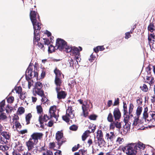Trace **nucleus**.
Listing matches in <instances>:
<instances>
[{
  "label": "nucleus",
  "mask_w": 155,
  "mask_h": 155,
  "mask_svg": "<svg viewBox=\"0 0 155 155\" xmlns=\"http://www.w3.org/2000/svg\"><path fill=\"white\" fill-rule=\"evenodd\" d=\"M27 130L26 129L22 130L20 131V133L21 134H25L27 132Z\"/></svg>",
  "instance_id": "nucleus-62"
},
{
  "label": "nucleus",
  "mask_w": 155,
  "mask_h": 155,
  "mask_svg": "<svg viewBox=\"0 0 155 155\" xmlns=\"http://www.w3.org/2000/svg\"><path fill=\"white\" fill-rule=\"evenodd\" d=\"M54 51V47L51 45L48 47V51L49 53H52Z\"/></svg>",
  "instance_id": "nucleus-41"
},
{
  "label": "nucleus",
  "mask_w": 155,
  "mask_h": 155,
  "mask_svg": "<svg viewBox=\"0 0 155 155\" xmlns=\"http://www.w3.org/2000/svg\"><path fill=\"white\" fill-rule=\"evenodd\" d=\"M30 18L33 25L34 33L35 35L39 33L41 28V25L38 15H37L35 11H31L30 13Z\"/></svg>",
  "instance_id": "nucleus-1"
},
{
  "label": "nucleus",
  "mask_w": 155,
  "mask_h": 155,
  "mask_svg": "<svg viewBox=\"0 0 155 155\" xmlns=\"http://www.w3.org/2000/svg\"><path fill=\"white\" fill-rule=\"evenodd\" d=\"M124 141L123 138L118 137L116 140V143L117 144H122Z\"/></svg>",
  "instance_id": "nucleus-37"
},
{
  "label": "nucleus",
  "mask_w": 155,
  "mask_h": 155,
  "mask_svg": "<svg viewBox=\"0 0 155 155\" xmlns=\"http://www.w3.org/2000/svg\"><path fill=\"white\" fill-rule=\"evenodd\" d=\"M43 134L40 133H34L31 136L29 139L35 142V143H37L38 142V140L41 139L42 137Z\"/></svg>",
  "instance_id": "nucleus-11"
},
{
  "label": "nucleus",
  "mask_w": 155,
  "mask_h": 155,
  "mask_svg": "<svg viewBox=\"0 0 155 155\" xmlns=\"http://www.w3.org/2000/svg\"><path fill=\"white\" fill-rule=\"evenodd\" d=\"M25 75L26 79L27 80L31 79L33 78H36L37 79L38 73L35 71H33L32 69L29 67L26 71Z\"/></svg>",
  "instance_id": "nucleus-7"
},
{
  "label": "nucleus",
  "mask_w": 155,
  "mask_h": 155,
  "mask_svg": "<svg viewBox=\"0 0 155 155\" xmlns=\"http://www.w3.org/2000/svg\"><path fill=\"white\" fill-rule=\"evenodd\" d=\"M61 152L59 150H58L55 153V155H61Z\"/></svg>",
  "instance_id": "nucleus-64"
},
{
  "label": "nucleus",
  "mask_w": 155,
  "mask_h": 155,
  "mask_svg": "<svg viewBox=\"0 0 155 155\" xmlns=\"http://www.w3.org/2000/svg\"><path fill=\"white\" fill-rule=\"evenodd\" d=\"M114 125L115 127L117 128L120 129L121 128V123L120 122H119L118 121L115 120L114 121Z\"/></svg>",
  "instance_id": "nucleus-34"
},
{
  "label": "nucleus",
  "mask_w": 155,
  "mask_h": 155,
  "mask_svg": "<svg viewBox=\"0 0 155 155\" xmlns=\"http://www.w3.org/2000/svg\"><path fill=\"white\" fill-rule=\"evenodd\" d=\"M97 138L98 140V142L102 143L104 141L103 139V134L101 130H98L97 132Z\"/></svg>",
  "instance_id": "nucleus-19"
},
{
  "label": "nucleus",
  "mask_w": 155,
  "mask_h": 155,
  "mask_svg": "<svg viewBox=\"0 0 155 155\" xmlns=\"http://www.w3.org/2000/svg\"><path fill=\"white\" fill-rule=\"evenodd\" d=\"M129 119V117L127 116V115H126V117L124 118V120L125 124L123 126L122 129L123 130V134H127L130 129L131 123L130 122L128 121Z\"/></svg>",
  "instance_id": "nucleus-9"
},
{
  "label": "nucleus",
  "mask_w": 155,
  "mask_h": 155,
  "mask_svg": "<svg viewBox=\"0 0 155 155\" xmlns=\"http://www.w3.org/2000/svg\"><path fill=\"white\" fill-rule=\"evenodd\" d=\"M19 119V117L17 115H14L13 118H12V120L13 121L12 122V123L15 122L16 121H18V120Z\"/></svg>",
  "instance_id": "nucleus-47"
},
{
  "label": "nucleus",
  "mask_w": 155,
  "mask_h": 155,
  "mask_svg": "<svg viewBox=\"0 0 155 155\" xmlns=\"http://www.w3.org/2000/svg\"><path fill=\"white\" fill-rule=\"evenodd\" d=\"M38 34H37L36 35H35L34 34V43L35 45H38L40 48L42 49L43 48L44 45L42 43L38 42L40 39Z\"/></svg>",
  "instance_id": "nucleus-15"
},
{
  "label": "nucleus",
  "mask_w": 155,
  "mask_h": 155,
  "mask_svg": "<svg viewBox=\"0 0 155 155\" xmlns=\"http://www.w3.org/2000/svg\"><path fill=\"white\" fill-rule=\"evenodd\" d=\"M89 108V104L87 105H86L85 107H82V109L83 110V113L84 116L86 117L88 116V110Z\"/></svg>",
  "instance_id": "nucleus-21"
},
{
  "label": "nucleus",
  "mask_w": 155,
  "mask_h": 155,
  "mask_svg": "<svg viewBox=\"0 0 155 155\" xmlns=\"http://www.w3.org/2000/svg\"><path fill=\"white\" fill-rule=\"evenodd\" d=\"M49 112L51 117H54L56 119H57L58 116V110L56 109L55 106L51 107L49 110Z\"/></svg>",
  "instance_id": "nucleus-10"
},
{
  "label": "nucleus",
  "mask_w": 155,
  "mask_h": 155,
  "mask_svg": "<svg viewBox=\"0 0 155 155\" xmlns=\"http://www.w3.org/2000/svg\"><path fill=\"white\" fill-rule=\"evenodd\" d=\"M70 129L73 131L76 130L78 129V127L76 125H73L70 127Z\"/></svg>",
  "instance_id": "nucleus-45"
},
{
  "label": "nucleus",
  "mask_w": 155,
  "mask_h": 155,
  "mask_svg": "<svg viewBox=\"0 0 155 155\" xmlns=\"http://www.w3.org/2000/svg\"><path fill=\"white\" fill-rule=\"evenodd\" d=\"M123 108H124V118L126 117V115L127 116V104L125 103H123Z\"/></svg>",
  "instance_id": "nucleus-29"
},
{
  "label": "nucleus",
  "mask_w": 155,
  "mask_h": 155,
  "mask_svg": "<svg viewBox=\"0 0 155 155\" xmlns=\"http://www.w3.org/2000/svg\"><path fill=\"white\" fill-rule=\"evenodd\" d=\"M36 109L38 113H41L42 111V108L41 105L37 106Z\"/></svg>",
  "instance_id": "nucleus-44"
},
{
  "label": "nucleus",
  "mask_w": 155,
  "mask_h": 155,
  "mask_svg": "<svg viewBox=\"0 0 155 155\" xmlns=\"http://www.w3.org/2000/svg\"><path fill=\"white\" fill-rule=\"evenodd\" d=\"M53 124V122L51 120L50 121L48 124V126L49 127H51L52 126Z\"/></svg>",
  "instance_id": "nucleus-63"
},
{
  "label": "nucleus",
  "mask_w": 155,
  "mask_h": 155,
  "mask_svg": "<svg viewBox=\"0 0 155 155\" xmlns=\"http://www.w3.org/2000/svg\"><path fill=\"white\" fill-rule=\"evenodd\" d=\"M54 72L56 75V77H58L61 75V71L57 69H56L54 70Z\"/></svg>",
  "instance_id": "nucleus-42"
},
{
  "label": "nucleus",
  "mask_w": 155,
  "mask_h": 155,
  "mask_svg": "<svg viewBox=\"0 0 155 155\" xmlns=\"http://www.w3.org/2000/svg\"><path fill=\"white\" fill-rule=\"evenodd\" d=\"M33 82L31 81H28V87L29 89H30L31 87L33 85Z\"/></svg>",
  "instance_id": "nucleus-53"
},
{
  "label": "nucleus",
  "mask_w": 155,
  "mask_h": 155,
  "mask_svg": "<svg viewBox=\"0 0 155 155\" xmlns=\"http://www.w3.org/2000/svg\"><path fill=\"white\" fill-rule=\"evenodd\" d=\"M11 135L8 132L3 131L0 135V143L2 144L6 143L7 140L10 138Z\"/></svg>",
  "instance_id": "nucleus-5"
},
{
  "label": "nucleus",
  "mask_w": 155,
  "mask_h": 155,
  "mask_svg": "<svg viewBox=\"0 0 155 155\" xmlns=\"http://www.w3.org/2000/svg\"><path fill=\"white\" fill-rule=\"evenodd\" d=\"M143 117L144 118V119H146L147 118H148L149 116L148 115L147 113H143Z\"/></svg>",
  "instance_id": "nucleus-61"
},
{
  "label": "nucleus",
  "mask_w": 155,
  "mask_h": 155,
  "mask_svg": "<svg viewBox=\"0 0 155 155\" xmlns=\"http://www.w3.org/2000/svg\"><path fill=\"white\" fill-rule=\"evenodd\" d=\"M7 100L8 103H12L14 101V97L13 96H10L7 98Z\"/></svg>",
  "instance_id": "nucleus-39"
},
{
  "label": "nucleus",
  "mask_w": 155,
  "mask_h": 155,
  "mask_svg": "<svg viewBox=\"0 0 155 155\" xmlns=\"http://www.w3.org/2000/svg\"><path fill=\"white\" fill-rule=\"evenodd\" d=\"M44 42L45 45H48L50 44L49 41L48 39L43 38Z\"/></svg>",
  "instance_id": "nucleus-55"
},
{
  "label": "nucleus",
  "mask_w": 155,
  "mask_h": 155,
  "mask_svg": "<svg viewBox=\"0 0 155 155\" xmlns=\"http://www.w3.org/2000/svg\"><path fill=\"white\" fill-rule=\"evenodd\" d=\"M142 110V107L141 106H138L136 110V117H139L140 115L141 114Z\"/></svg>",
  "instance_id": "nucleus-28"
},
{
  "label": "nucleus",
  "mask_w": 155,
  "mask_h": 155,
  "mask_svg": "<svg viewBox=\"0 0 155 155\" xmlns=\"http://www.w3.org/2000/svg\"><path fill=\"white\" fill-rule=\"evenodd\" d=\"M15 92L18 94H21L22 91L21 88L20 86H18L15 87L14 90Z\"/></svg>",
  "instance_id": "nucleus-36"
},
{
  "label": "nucleus",
  "mask_w": 155,
  "mask_h": 155,
  "mask_svg": "<svg viewBox=\"0 0 155 155\" xmlns=\"http://www.w3.org/2000/svg\"><path fill=\"white\" fill-rule=\"evenodd\" d=\"M32 117V115L30 113L28 114L26 116V121L27 124L30 123V119Z\"/></svg>",
  "instance_id": "nucleus-31"
},
{
  "label": "nucleus",
  "mask_w": 155,
  "mask_h": 155,
  "mask_svg": "<svg viewBox=\"0 0 155 155\" xmlns=\"http://www.w3.org/2000/svg\"><path fill=\"white\" fill-rule=\"evenodd\" d=\"M113 115L115 120L119 119L121 117V114L118 108H115L113 111Z\"/></svg>",
  "instance_id": "nucleus-17"
},
{
  "label": "nucleus",
  "mask_w": 155,
  "mask_h": 155,
  "mask_svg": "<svg viewBox=\"0 0 155 155\" xmlns=\"http://www.w3.org/2000/svg\"><path fill=\"white\" fill-rule=\"evenodd\" d=\"M74 116V110L71 107H69L66 110L65 115L62 116L63 119L66 122H69L70 119L73 118Z\"/></svg>",
  "instance_id": "nucleus-3"
},
{
  "label": "nucleus",
  "mask_w": 155,
  "mask_h": 155,
  "mask_svg": "<svg viewBox=\"0 0 155 155\" xmlns=\"http://www.w3.org/2000/svg\"><path fill=\"white\" fill-rule=\"evenodd\" d=\"M49 119V117L47 114H44L40 116L39 117V121L41 124V127L42 128L44 127V122H46Z\"/></svg>",
  "instance_id": "nucleus-14"
},
{
  "label": "nucleus",
  "mask_w": 155,
  "mask_h": 155,
  "mask_svg": "<svg viewBox=\"0 0 155 155\" xmlns=\"http://www.w3.org/2000/svg\"><path fill=\"white\" fill-rule=\"evenodd\" d=\"M154 78H152L150 80L147 81V82L150 85H152L154 83Z\"/></svg>",
  "instance_id": "nucleus-52"
},
{
  "label": "nucleus",
  "mask_w": 155,
  "mask_h": 155,
  "mask_svg": "<svg viewBox=\"0 0 155 155\" xmlns=\"http://www.w3.org/2000/svg\"><path fill=\"white\" fill-rule=\"evenodd\" d=\"M136 144L131 143L125 147L123 149V151L127 155H135L137 153Z\"/></svg>",
  "instance_id": "nucleus-2"
},
{
  "label": "nucleus",
  "mask_w": 155,
  "mask_h": 155,
  "mask_svg": "<svg viewBox=\"0 0 155 155\" xmlns=\"http://www.w3.org/2000/svg\"><path fill=\"white\" fill-rule=\"evenodd\" d=\"M26 96V94L25 93L24 94H21L20 95V98L22 100L24 99L25 97Z\"/></svg>",
  "instance_id": "nucleus-60"
},
{
  "label": "nucleus",
  "mask_w": 155,
  "mask_h": 155,
  "mask_svg": "<svg viewBox=\"0 0 155 155\" xmlns=\"http://www.w3.org/2000/svg\"><path fill=\"white\" fill-rule=\"evenodd\" d=\"M8 147L6 145H0V150L2 151H5L6 150H8Z\"/></svg>",
  "instance_id": "nucleus-43"
},
{
  "label": "nucleus",
  "mask_w": 155,
  "mask_h": 155,
  "mask_svg": "<svg viewBox=\"0 0 155 155\" xmlns=\"http://www.w3.org/2000/svg\"><path fill=\"white\" fill-rule=\"evenodd\" d=\"M139 117L136 116L134 118L132 125L134 126H139L140 127L141 125V124L140 121L139 120Z\"/></svg>",
  "instance_id": "nucleus-20"
},
{
  "label": "nucleus",
  "mask_w": 155,
  "mask_h": 155,
  "mask_svg": "<svg viewBox=\"0 0 155 155\" xmlns=\"http://www.w3.org/2000/svg\"><path fill=\"white\" fill-rule=\"evenodd\" d=\"M55 143L54 142L51 143H49V146L50 148H54L55 146Z\"/></svg>",
  "instance_id": "nucleus-57"
},
{
  "label": "nucleus",
  "mask_w": 155,
  "mask_h": 155,
  "mask_svg": "<svg viewBox=\"0 0 155 155\" xmlns=\"http://www.w3.org/2000/svg\"><path fill=\"white\" fill-rule=\"evenodd\" d=\"M69 63L70 67H74V61L72 59L70 60L69 61Z\"/></svg>",
  "instance_id": "nucleus-56"
},
{
  "label": "nucleus",
  "mask_w": 155,
  "mask_h": 155,
  "mask_svg": "<svg viewBox=\"0 0 155 155\" xmlns=\"http://www.w3.org/2000/svg\"><path fill=\"white\" fill-rule=\"evenodd\" d=\"M13 124V127L15 126L16 129L20 128L21 127V125L20 124L18 121L12 123Z\"/></svg>",
  "instance_id": "nucleus-38"
},
{
  "label": "nucleus",
  "mask_w": 155,
  "mask_h": 155,
  "mask_svg": "<svg viewBox=\"0 0 155 155\" xmlns=\"http://www.w3.org/2000/svg\"><path fill=\"white\" fill-rule=\"evenodd\" d=\"M62 81L58 77H55V83L56 85V92L61 90V88L60 87Z\"/></svg>",
  "instance_id": "nucleus-16"
},
{
  "label": "nucleus",
  "mask_w": 155,
  "mask_h": 155,
  "mask_svg": "<svg viewBox=\"0 0 155 155\" xmlns=\"http://www.w3.org/2000/svg\"><path fill=\"white\" fill-rule=\"evenodd\" d=\"M42 84L39 82H37L35 84V87L33 91L42 97L44 95V91L42 89Z\"/></svg>",
  "instance_id": "nucleus-8"
},
{
  "label": "nucleus",
  "mask_w": 155,
  "mask_h": 155,
  "mask_svg": "<svg viewBox=\"0 0 155 155\" xmlns=\"http://www.w3.org/2000/svg\"><path fill=\"white\" fill-rule=\"evenodd\" d=\"M107 120L110 122L113 121V118L112 114L110 113L109 114L107 118Z\"/></svg>",
  "instance_id": "nucleus-40"
},
{
  "label": "nucleus",
  "mask_w": 155,
  "mask_h": 155,
  "mask_svg": "<svg viewBox=\"0 0 155 155\" xmlns=\"http://www.w3.org/2000/svg\"><path fill=\"white\" fill-rule=\"evenodd\" d=\"M141 87V89L144 91H147L148 90L147 86L145 84H143V86Z\"/></svg>",
  "instance_id": "nucleus-46"
},
{
  "label": "nucleus",
  "mask_w": 155,
  "mask_h": 155,
  "mask_svg": "<svg viewBox=\"0 0 155 155\" xmlns=\"http://www.w3.org/2000/svg\"><path fill=\"white\" fill-rule=\"evenodd\" d=\"M46 155H53L52 152L50 150H46Z\"/></svg>",
  "instance_id": "nucleus-58"
},
{
  "label": "nucleus",
  "mask_w": 155,
  "mask_h": 155,
  "mask_svg": "<svg viewBox=\"0 0 155 155\" xmlns=\"http://www.w3.org/2000/svg\"><path fill=\"white\" fill-rule=\"evenodd\" d=\"M58 91L57 93V97L59 99L64 98L66 97V94L64 91Z\"/></svg>",
  "instance_id": "nucleus-22"
},
{
  "label": "nucleus",
  "mask_w": 155,
  "mask_h": 155,
  "mask_svg": "<svg viewBox=\"0 0 155 155\" xmlns=\"http://www.w3.org/2000/svg\"><path fill=\"white\" fill-rule=\"evenodd\" d=\"M13 107L7 105L5 107V110L6 112L8 114L11 113L13 110Z\"/></svg>",
  "instance_id": "nucleus-30"
},
{
  "label": "nucleus",
  "mask_w": 155,
  "mask_h": 155,
  "mask_svg": "<svg viewBox=\"0 0 155 155\" xmlns=\"http://www.w3.org/2000/svg\"><path fill=\"white\" fill-rule=\"evenodd\" d=\"M155 29V28H154L153 24L151 23L149 25L148 28V31L151 32H153Z\"/></svg>",
  "instance_id": "nucleus-35"
},
{
  "label": "nucleus",
  "mask_w": 155,
  "mask_h": 155,
  "mask_svg": "<svg viewBox=\"0 0 155 155\" xmlns=\"http://www.w3.org/2000/svg\"><path fill=\"white\" fill-rule=\"evenodd\" d=\"M90 132L89 130H86L83 134L82 136V140L84 141L88 136Z\"/></svg>",
  "instance_id": "nucleus-27"
},
{
  "label": "nucleus",
  "mask_w": 155,
  "mask_h": 155,
  "mask_svg": "<svg viewBox=\"0 0 155 155\" xmlns=\"http://www.w3.org/2000/svg\"><path fill=\"white\" fill-rule=\"evenodd\" d=\"M67 45V43L63 39L58 38L57 40L56 47L60 50L65 49L64 51L66 50V48L68 47Z\"/></svg>",
  "instance_id": "nucleus-6"
},
{
  "label": "nucleus",
  "mask_w": 155,
  "mask_h": 155,
  "mask_svg": "<svg viewBox=\"0 0 155 155\" xmlns=\"http://www.w3.org/2000/svg\"><path fill=\"white\" fill-rule=\"evenodd\" d=\"M115 137V135L113 132H110L107 133L105 135V138L107 139L108 143L111 144L113 143V141Z\"/></svg>",
  "instance_id": "nucleus-12"
},
{
  "label": "nucleus",
  "mask_w": 155,
  "mask_h": 155,
  "mask_svg": "<svg viewBox=\"0 0 155 155\" xmlns=\"http://www.w3.org/2000/svg\"><path fill=\"white\" fill-rule=\"evenodd\" d=\"M134 144H136V147L137 148V149L139 148V149L143 150L145 148V145L141 142H140Z\"/></svg>",
  "instance_id": "nucleus-24"
},
{
  "label": "nucleus",
  "mask_w": 155,
  "mask_h": 155,
  "mask_svg": "<svg viewBox=\"0 0 155 155\" xmlns=\"http://www.w3.org/2000/svg\"><path fill=\"white\" fill-rule=\"evenodd\" d=\"M12 155H21V154L16 150H14L12 153Z\"/></svg>",
  "instance_id": "nucleus-51"
},
{
  "label": "nucleus",
  "mask_w": 155,
  "mask_h": 155,
  "mask_svg": "<svg viewBox=\"0 0 155 155\" xmlns=\"http://www.w3.org/2000/svg\"><path fill=\"white\" fill-rule=\"evenodd\" d=\"M5 100H3L0 103V112H2L5 110Z\"/></svg>",
  "instance_id": "nucleus-25"
},
{
  "label": "nucleus",
  "mask_w": 155,
  "mask_h": 155,
  "mask_svg": "<svg viewBox=\"0 0 155 155\" xmlns=\"http://www.w3.org/2000/svg\"><path fill=\"white\" fill-rule=\"evenodd\" d=\"M134 106L132 104H130L129 108V112L130 113H131L133 110Z\"/></svg>",
  "instance_id": "nucleus-59"
},
{
  "label": "nucleus",
  "mask_w": 155,
  "mask_h": 155,
  "mask_svg": "<svg viewBox=\"0 0 155 155\" xmlns=\"http://www.w3.org/2000/svg\"><path fill=\"white\" fill-rule=\"evenodd\" d=\"M150 118V119H148L147 120L148 121H153L155 119V112L153 111H151L149 112V117Z\"/></svg>",
  "instance_id": "nucleus-23"
},
{
  "label": "nucleus",
  "mask_w": 155,
  "mask_h": 155,
  "mask_svg": "<svg viewBox=\"0 0 155 155\" xmlns=\"http://www.w3.org/2000/svg\"><path fill=\"white\" fill-rule=\"evenodd\" d=\"M15 150L18 151V152H21L24 149V147L22 146V145L20 144H19L18 145L16 144L15 147Z\"/></svg>",
  "instance_id": "nucleus-26"
},
{
  "label": "nucleus",
  "mask_w": 155,
  "mask_h": 155,
  "mask_svg": "<svg viewBox=\"0 0 155 155\" xmlns=\"http://www.w3.org/2000/svg\"><path fill=\"white\" fill-rule=\"evenodd\" d=\"M63 137V134L61 131H58L56 136V140L57 141L58 145L60 146L62 143V138Z\"/></svg>",
  "instance_id": "nucleus-13"
},
{
  "label": "nucleus",
  "mask_w": 155,
  "mask_h": 155,
  "mask_svg": "<svg viewBox=\"0 0 155 155\" xmlns=\"http://www.w3.org/2000/svg\"><path fill=\"white\" fill-rule=\"evenodd\" d=\"M65 51L68 53L70 52L71 55L75 56L74 58L77 60L78 59L80 53L79 49L77 48L69 46L67 47Z\"/></svg>",
  "instance_id": "nucleus-4"
},
{
  "label": "nucleus",
  "mask_w": 155,
  "mask_h": 155,
  "mask_svg": "<svg viewBox=\"0 0 155 155\" xmlns=\"http://www.w3.org/2000/svg\"><path fill=\"white\" fill-rule=\"evenodd\" d=\"M7 117L5 113L2 112L0 113V120H3L7 118Z\"/></svg>",
  "instance_id": "nucleus-33"
},
{
  "label": "nucleus",
  "mask_w": 155,
  "mask_h": 155,
  "mask_svg": "<svg viewBox=\"0 0 155 155\" xmlns=\"http://www.w3.org/2000/svg\"><path fill=\"white\" fill-rule=\"evenodd\" d=\"M25 110L24 107H19L18 110L17 112L18 114L21 115L25 112Z\"/></svg>",
  "instance_id": "nucleus-32"
},
{
  "label": "nucleus",
  "mask_w": 155,
  "mask_h": 155,
  "mask_svg": "<svg viewBox=\"0 0 155 155\" xmlns=\"http://www.w3.org/2000/svg\"><path fill=\"white\" fill-rule=\"evenodd\" d=\"M89 118L91 120H95L96 118V116L94 115H92L90 116Z\"/></svg>",
  "instance_id": "nucleus-54"
},
{
  "label": "nucleus",
  "mask_w": 155,
  "mask_h": 155,
  "mask_svg": "<svg viewBox=\"0 0 155 155\" xmlns=\"http://www.w3.org/2000/svg\"><path fill=\"white\" fill-rule=\"evenodd\" d=\"M130 33H132V32L130 31V32H127L125 33V39H127L131 36V35H130Z\"/></svg>",
  "instance_id": "nucleus-48"
},
{
  "label": "nucleus",
  "mask_w": 155,
  "mask_h": 155,
  "mask_svg": "<svg viewBox=\"0 0 155 155\" xmlns=\"http://www.w3.org/2000/svg\"><path fill=\"white\" fill-rule=\"evenodd\" d=\"M154 35L153 33L151 34L148 36V39L150 41L152 40V39H154Z\"/></svg>",
  "instance_id": "nucleus-49"
},
{
  "label": "nucleus",
  "mask_w": 155,
  "mask_h": 155,
  "mask_svg": "<svg viewBox=\"0 0 155 155\" xmlns=\"http://www.w3.org/2000/svg\"><path fill=\"white\" fill-rule=\"evenodd\" d=\"M111 122L110 125V129H114L115 128L114 121Z\"/></svg>",
  "instance_id": "nucleus-50"
},
{
  "label": "nucleus",
  "mask_w": 155,
  "mask_h": 155,
  "mask_svg": "<svg viewBox=\"0 0 155 155\" xmlns=\"http://www.w3.org/2000/svg\"><path fill=\"white\" fill-rule=\"evenodd\" d=\"M37 143H35L31 139H29V140L26 142V145L28 147V151L32 150L35 148V146Z\"/></svg>",
  "instance_id": "nucleus-18"
}]
</instances>
